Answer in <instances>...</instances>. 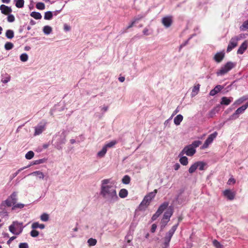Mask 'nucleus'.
<instances>
[{"instance_id":"53","label":"nucleus","mask_w":248,"mask_h":248,"mask_svg":"<svg viewBox=\"0 0 248 248\" xmlns=\"http://www.w3.org/2000/svg\"><path fill=\"white\" fill-rule=\"evenodd\" d=\"M161 214L157 210L155 214L152 217V221L156 220Z\"/></svg>"},{"instance_id":"42","label":"nucleus","mask_w":248,"mask_h":248,"mask_svg":"<svg viewBox=\"0 0 248 248\" xmlns=\"http://www.w3.org/2000/svg\"><path fill=\"white\" fill-rule=\"evenodd\" d=\"M213 245L216 248H223V246L217 240L214 239L213 241Z\"/></svg>"},{"instance_id":"48","label":"nucleus","mask_w":248,"mask_h":248,"mask_svg":"<svg viewBox=\"0 0 248 248\" xmlns=\"http://www.w3.org/2000/svg\"><path fill=\"white\" fill-rule=\"evenodd\" d=\"M36 7L37 9L39 10H44L45 8V4L43 2H39L36 3Z\"/></svg>"},{"instance_id":"58","label":"nucleus","mask_w":248,"mask_h":248,"mask_svg":"<svg viewBox=\"0 0 248 248\" xmlns=\"http://www.w3.org/2000/svg\"><path fill=\"white\" fill-rule=\"evenodd\" d=\"M17 224L16 225V231L18 232L19 231V227L21 226V227H23V223L22 222H18L17 221Z\"/></svg>"},{"instance_id":"2","label":"nucleus","mask_w":248,"mask_h":248,"mask_svg":"<svg viewBox=\"0 0 248 248\" xmlns=\"http://www.w3.org/2000/svg\"><path fill=\"white\" fill-rule=\"evenodd\" d=\"M182 219L183 218L182 217H179L178 218V222L176 224L173 225L172 227V228L169 230V231L167 233H166L164 239V242L163 244V246L162 247V248H169L170 245V241L171 237L173 236L175 231L176 230L179 225V222L182 221Z\"/></svg>"},{"instance_id":"39","label":"nucleus","mask_w":248,"mask_h":248,"mask_svg":"<svg viewBox=\"0 0 248 248\" xmlns=\"http://www.w3.org/2000/svg\"><path fill=\"white\" fill-rule=\"evenodd\" d=\"M197 169V165L195 162L193 165H192L188 170V172L190 173H193Z\"/></svg>"},{"instance_id":"24","label":"nucleus","mask_w":248,"mask_h":248,"mask_svg":"<svg viewBox=\"0 0 248 248\" xmlns=\"http://www.w3.org/2000/svg\"><path fill=\"white\" fill-rule=\"evenodd\" d=\"M169 206L168 202H164L162 204H161L159 208L157 209V211H159L161 214L163 213V212L167 209V208Z\"/></svg>"},{"instance_id":"20","label":"nucleus","mask_w":248,"mask_h":248,"mask_svg":"<svg viewBox=\"0 0 248 248\" xmlns=\"http://www.w3.org/2000/svg\"><path fill=\"white\" fill-rule=\"evenodd\" d=\"M233 100L232 97H227L225 96L222 97L221 99L220 104L224 105H229Z\"/></svg>"},{"instance_id":"10","label":"nucleus","mask_w":248,"mask_h":248,"mask_svg":"<svg viewBox=\"0 0 248 248\" xmlns=\"http://www.w3.org/2000/svg\"><path fill=\"white\" fill-rule=\"evenodd\" d=\"M196 153L195 149H194L192 145H189L186 146L181 153L179 154V156H181L182 155L184 154H186L188 156H191Z\"/></svg>"},{"instance_id":"4","label":"nucleus","mask_w":248,"mask_h":248,"mask_svg":"<svg viewBox=\"0 0 248 248\" xmlns=\"http://www.w3.org/2000/svg\"><path fill=\"white\" fill-rule=\"evenodd\" d=\"M157 191L156 189H155L154 191L150 192L144 197L139 207L140 210H144L149 205L151 201L155 198Z\"/></svg>"},{"instance_id":"46","label":"nucleus","mask_w":248,"mask_h":248,"mask_svg":"<svg viewBox=\"0 0 248 248\" xmlns=\"http://www.w3.org/2000/svg\"><path fill=\"white\" fill-rule=\"evenodd\" d=\"M97 240L95 239L90 238L88 240V243L90 246H94L96 244Z\"/></svg>"},{"instance_id":"11","label":"nucleus","mask_w":248,"mask_h":248,"mask_svg":"<svg viewBox=\"0 0 248 248\" xmlns=\"http://www.w3.org/2000/svg\"><path fill=\"white\" fill-rule=\"evenodd\" d=\"M17 224V221H13L12 224L9 227V231L13 234L18 235L20 234L23 231L24 227H20L19 228V231H16V226Z\"/></svg>"},{"instance_id":"23","label":"nucleus","mask_w":248,"mask_h":248,"mask_svg":"<svg viewBox=\"0 0 248 248\" xmlns=\"http://www.w3.org/2000/svg\"><path fill=\"white\" fill-rule=\"evenodd\" d=\"M183 120V116L181 114H178L174 118V123L175 125H179Z\"/></svg>"},{"instance_id":"36","label":"nucleus","mask_w":248,"mask_h":248,"mask_svg":"<svg viewBox=\"0 0 248 248\" xmlns=\"http://www.w3.org/2000/svg\"><path fill=\"white\" fill-rule=\"evenodd\" d=\"M180 163L184 166L188 164V159L186 156H181L179 159Z\"/></svg>"},{"instance_id":"59","label":"nucleus","mask_w":248,"mask_h":248,"mask_svg":"<svg viewBox=\"0 0 248 248\" xmlns=\"http://www.w3.org/2000/svg\"><path fill=\"white\" fill-rule=\"evenodd\" d=\"M64 30L66 31H69L71 29V27L66 24H64Z\"/></svg>"},{"instance_id":"7","label":"nucleus","mask_w":248,"mask_h":248,"mask_svg":"<svg viewBox=\"0 0 248 248\" xmlns=\"http://www.w3.org/2000/svg\"><path fill=\"white\" fill-rule=\"evenodd\" d=\"M17 193L16 192H13L7 199L3 201L4 203L6 204L7 207H11L14 204L16 203L17 201Z\"/></svg>"},{"instance_id":"12","label":"nucleus","mask_w":248,"mask_h":248,"mask_svg":"<svg viewBox=\"0 0 248 248\" xmlns=\"http://www.w3.org/2000/svg\"><path fill=\"white\" fill-rule=\"evenodd\" d=\"M217 132L215 131L213 133L210 134L207 139L204 141V143L202 146L203 148H206L208 147L209 145L211 144L214 140L217 137Z\"/></svg>"},{"instance_id":"57","label":"nucleus","mask_w":248,"mask_h":248,"mask_svg":"<svg viewBox=\"0 0 248 248\" xmlns=\"http://www.w3.org/2000/svg\"><path fill=\"white\" fill-rule=\"evenodd\" d=\"M156 228H157V225L155 224H153L152 225V227L151 229V232L153 233L155 231Z\"/></svg>"},{"instance_id":"13","label":"nucleus","mask_w":248,"mask_h":248,"mask_svg":"<svg viewBox=\"0 0 248 248\" xmlns=\"http://www.w3.org/2000/svg\"><path fill=\"white\" fill-rule=\"evenodd\" d=\"M46 123L41 122L36 126L35 127V132L34 135L35 136L41 134L45 129Z\"/></svg>"},{"instance_id":"18","label":"nucleus","mask_w":248,"mask_h":248,"mask_svg":"<svg viewBox=\"0 0 248 248\" xmlns=\"http://www.w3.org/2000/svg\"><path fill=\"white\" fill-rule=\"evenodd\" d=\"M248 47V42L244 41L239 46L237 50V53L239 54H243Z\"/></svg>"},{"instance_id":"38","label":"nucleus","mask_w":248,"mask_h":248,"mask_svg":"<svg viewBox=\"0 0 248 248\" xmlns=\"http://www.w3.org/2000/svg\"><path fill=\"white\" fill-rule=\"evenodd\" d=\"M24 4V0H16V7L21 8L23 7Z\"/></svg>"},{"instance_id":"15","label":"nucleus","mask_w":248,"mask_h":248,"mask_svg":"<svg viewBox=\"0 0 248 248\" xmlns=\"http://www.w3.org/2000/svg\"><path fill=\"white\" fill-rule=\"evenodd\" d=\"M223 195L229 200H232L234 198L235 194L230 189H226L223 191Z\"/></svg>"},{"instance_id":"22","label":"nucleus","mask_w":248,"mask_h":248,"mask_svg":"<svg viewBox=\"0 0 248 248\" xmlns=\"http://www.w3.org/2000/svg\"><path fill=\"white\" fill-rule=\"evenodd\" d=\"M248 99V95L243 96L237 100H236L234 103L233 104V105H239L243 103L244 101Z\"/></svg>"},{"instance_id":"62","label":"nucleus","mask_w":248,"mask_h":248,"mask_svg":"<svg viewBox=\"0 0 248 248\" xmlns=\"http://www.w3.org/2000/svg\"><path fill=\"white\" fill-rule=\"evenodd\" d=\"M143 33L144 35H149L150 34V33H149V30L147 28H145L143 30Z\"/></svg>"},{"instance_id":"44","label":"nucleus","mask_w":248,"mask_h":248,"mask_svg":"<svg viewBox=\"0 0 248 248\" xmlns=\"http://www.w3.org/2000/svg\"><path fill=\"white\" fill-rule=\"evenodd\" d=\"M117 143V141L116 140H112L108 143L105 144L104 146L106 147V148L107 149L108 148H111L114 146Z\"/></svg>"},{"instance_id":"37","label":"nucleus","mask_w":248,"mask_h":248,"mask_svg":"<svg viewBox=\"0 0 248 248\" xmlns=\"http://www.w3.org/2000/svg\"><path fill=\"white\" fill-rule=\"evenodd\" d=\"M197 165V169H199L201 170H202L204 169L205 163L203 162L198 161L196 162Z\"/></svg>"},{"instance_id":"51","label":"nucleus","mask_w":248,"mask_h":248,"mask_svg":"<svg viewBox=\"0 0 248 248\" xmlns=\"http://www.w3.org/2000/svg\"><path fill=\"white\" fill-rule=\"evenodd\" d=\"M39 234V233L38 231L35 230L34 229H33L30 232V234L32 237H37Z\"/></svg>"},{"instance_id":"29","label":"nucleus","mask_w":248,"mask_h":248,"mask_svg":"<svg viewBox=\"0 0 248 248\" xmlns=\"http://www.w3.org/2000/svg\"><path fill=\"white\" fill-rule=\"evenodd\" d=\"M43 32L46 35L49 34L52 32V28L48 25L45 26L43 28Z\"/></svg>"},{"instance_id":"17","label":"nucleus","mask_w":248,"mask_h":248,"mask_svg":"<svg viewBox=\"0 0 248 248\" xmlns=\"http://www.w3.org/2000/svg\"><path fill=\"white\" fill-rule=\"evenodd\" d=\"M6 204L2 202L0 205V214L3 217L8 216V213L6 208Z\"/></svg>"},{"instance_id":"9","label":"nucleus","mask_w":248,"mask_h":248,"mask_svg":"<svg viewBox=\"0 0 248 248\" xmlns=\"http://www.w3.org/2000/svg\"><path fill=\"white\" fill-rule=\"evenodd\" d=\"M173 212V209L172 206H169L163 215V217L162 219V222L164 223L165 225H166L169 221L170 218L172 215Z\"/></svg>"},{"instance_id":"31","label":"nucleus","mask_w":248,"mask_h":248,"mask_svg":"<svg viewBox=\"0 0 248 248\" xmlns=\"http://www.w3.org/2000/svg\"><path fill=\"white\" fill-rule=\"evenodd\" d=\"M5 35L8 39H12L14 36V32L13 30H8L6 31Z\"/></svg>"},{"instance_id":"25","label":"nucleus","mask_w":248,"mask_h":248,"mask_svg":"<svg viewBox=\"0 0 248 248\" xmlns=\"http://www.w3.org/2000/svg\"><path fill=\"white\" fill-rule=\"evenodd\" d=\"M45 227V226L43 224H39L38 222H34L31 225V228L32 229H36L37 228H40L43 229Z\"/></svg>"},{"instance_id":"5","label":"nucleus","mask_w":248,"mask_h":248,"mask_svg":"<svg viewBox=\"0 0 248 248\" xmlns=\"http://www.w3.org/2000/svg\"><path fill=\"white\" fill-rule=\"evenodd\" d=\"M235 64L231 62H227L216 73L217 76H222L227 74L229 71L234 67Z\"/></svg>"},{"instance_id":"50","label":"nucleus","mask_w":248,"mask_h":248,"mask_svg":"<svg viewBox=\"0 0 248 248\" xmlns=\"http://www.w3.org/2000/svg\"><path fill=\"white\" fill-rule=\"evenodd\" d=\"M46 159L45 158L40 159L33 161V165H38L45 162Z\"/></svg>"},{"instance_id":"19","label":"nucleus","mask_w":248,"mask_h":248,"mask_svg":"<svg viewBox=\"0 0 248 248\" xmlns=\"http://www.w3.org/2000/svg\"><path fill=\"white\" fill-rule=\"evenodd\" d=\"M0 10H1V12L4 15H7L8 13L12 12V9L11 7L4 4L0 5Z\"/></svg>"},{"instance_id":"1","label":"nucleus","mask_w":248,"mask_h":248,"mask_svg":"<svg viewBox=\"0 0 248 248\" xmlns=\"http://www.w3.org/2000/svg\"><path fill=\"white\" fill-rule=\"evenodd\" d=\"M109 179H104L101 181L100 195L108 203H114L118 200L115 187L108 185Z\"/></svg>"},{"instance_id":"47","label":"nucleus","mask_w":248,"mask_h":248,"mask_svg":"<svg viewBox=\"0 0 248 248\" xmlns=\"http://www.w3.org/2000/svg\"><path fill=\"white\" fill-rule=\"evenodd\" d=\"M41 220L43 221H47L49 219V216L46 213H43L40 216Z\"/></svg>"},{"instance_id":"3","label":"nucleus","mask_w":248,"mask_h":248,"mask_svg":"<svg viewBox=\"0 0 248 248\" xmlns=\"http://www.w3.org/2000/svg\"><path fill=\"white\" fill-rule=\"evenodd\" d=\"M66 134L63 131L61 134H56L53 138L52 142H54V146L58 150L62 149V145L66 142Z\"/></svg>"},{"instance_id":"16","label":"nucleus","mask_w":248,"mask_h":248,"mask_svg":"<svg viewBox=\"0 0 248 248\" xmlns=\"http://www.w3.org/2000/svg\"><path fill=\"white\" fill-rule=\"evenodd\" d=\"M225 53L223 51L219 52L215 54L214 57V59L216 62L219 63L223 59Z\"/></svg>"},{"instance_id":"14","label":"nucleus","mask_w":248,"mask_h":248,"mask_svg":"<svg viewBox=\"0 0 248 248\" xmlns=\"http://www.w3.org/2000/svg\"><path fill=\"white\" fill-rule=\"evenodd\" d=\"M172 23V17L171 16H166L162 18V23L167 28H169Z\"/></svg>"},{"instance_id":"27","label":"nucleus","mask_w":248,"mask_h":248,"mask_svg":"<svg viewBox=\"0 0 248 248\" xmlns=\"http://www.w3.org/2000/svg\"><path fill=\"white\" fill-rule=\"evenodd\" d=\"M128 191L126 189H121L119 193V195L121 198H124L127 196Z\"/></svg>"},{"instance_id":"61","label":"nucleus","mask_w":248,"mask_h":248,"mask_svg":"<svg viewBox=\"0 0 248 248\" xmlns=\"http://www.w3.org/2000/svg\"><path fill=\"white\" fill-rule=\"evenodd\" d=\"M191 37L189 38L187 40H186V41H185L184 43H183L182 44H181L180 46V49L182 48L183 47L185 46H186L187 44H188V42L189 41V40L190 39Z\"/></svg>"},{"instance_id":"33","label":"nucleus","mask_w":248,"mask_h":248,"mask_svg":"<svg viewBox=\"0 0 248 248\" xmlns=\"http://www.w3.org/2000/svg\"><path fill=\"white\" fill-rule=\"evenodd\" d=\"M31 175L33 176H38L40 179H44V175L43 173L40 171H35L31 174Z\"/></svg>"},{"instance_id":"30","label":"nucleus","mask_w":248,"mask_h":248,"mask_svg":"<svg viewBox=\"0 0 248 248\" xmlns=\"http://www.w3.org/2000/svg\"><path fill=\"white\" fill-rule=\"evenodd\" d=\"M130 180H131L130 177L128 175H125L122 178V182L124 184L127 185L130 183Z\"/></svg>"},{"instance_id":"64","label":"nucleus","mask_w":248,"mask_h":248,"mask_svg":"<svg viewBox=\"0 0 248 248\" xmlns=\"http://www.w3.org/2000/svg\"><path fill=\"white\" fill-rule=\"evenodd\" d=\"M10 78L9 77H7L5 79H3V80H2V82L4 83H7L8 81H10Z\"/></svg>"},{"instance_id":"49","label":"nucleus","mask_w":248,"mask_h":248,"mask_svg":"<svg viewBox=\"0 0 248 248\" xmlns=\"http://www.w3.org/2000/svg\"><path fill=\"white\" fill-rule=\"evenodd\" d=\"M201 144V141L200 140H195L190 145H192V147L195 149L196 147H198Z\"/></svg>"},{"instance_id":"8","label":"nucleus","mask_w":248,"mask_h":248,"mask_svg":"<svg viewBox=\"0 0 248 248\" xmlns=\"http://www.w3.org/2000/svg\"><path fill=\"white\" fill-rule=\"evenodd\" d=\"M241 38V36H234L231 39L227 48V52H230L233 48L237 46L238 41L240 40Z\"/></svg>"},{"instance_id":"55","label":"nucleus","mask_w":248,"mask_h":248,"mask_svg":"<svg viewBox=\"0 0 248 248\" xmlns=\"http://www.w3.org/2000/svg\"><path fill=\"white\" fill-rule=\"evenodd\" d=\"M171 119H172V117H170L168 120H167L165 121V122L164 123L165 126H166V127L168 126V127H170V122Z\"/></svg>"},{"instance_id":"45","label":"nucleus","mask_w":248,"mask_h":248,"mask_svg":"<svg viewBox=\"0 0 248 248\" xmlns=\"http://www.w3.org/2000/svg\"><path fill=\"white\" fill-rule=\"evenodd\" d=\"M34 154L33 151H30L27 152L25 155V157L27 159H31L34 156Z\"/></svg>"},{"instance_id":"6","label":"nucleus","mask_w":248,"mask_h":248,"mask_svg":"<svg viewBox=\"0 0 248 248\" xmlns=\"http://www.w3.org/2000/svg\"><path fill=\"white\" fill-rule=\"evenodd\" d=\"M248 108V102H247L245 105L238 108L234 113L231 115L229 118V120H234L237 119L239 117V115L244 112L245 110Z\"/></svg>"},{"instance_id":"21","label":"nucleus","mask_w":248,"mask_h":248,"mask_svg":"<svg viewBox=\"0 0 248 248\" xmlns=\"http://www.w3.org/2000/svg\"><path fill=\"white\" fill-rule=\"evenodd\" d=\"M223 87L221 85H217L214 89H212L209 93V94L211 96L215 95L218 92H219L222 89Z\"/></svg>"},{"instance_id":"60","label":"nucleus","mask_w":248,"mask_h":248,"mask_svg":"<svg viewBox=\"0 0 248 248\" xmlns=\"http://www.w3.org/2000/svg\"><path fill=\"white\" fill-rule=\"evenodd\" d=\"M136 23L135 21H134L133 20L132 21V22L129 24V25L127 27L126 30L132 28L134 24Z\"/></svg>"},{"instance_id":"43","label":"nucleus","mask_w":248,"mask_h":248,"mask_svg":"<svg viewBox=\"0 0 248 248\" xmlns=\"http://www.w3.org/2000/svg\"><path fill=\"white\" fill-rule=\"evenodd\" d=\"M14 47V45L11 42H6L4 45V48L7 50L12 49Z\"/></svg>"},{"instance_id":"56","label":"nucleus","mask_w":248,"mask_h":248,"mask_svg":"<svg viewBox=\"0 0 248 248\" xmlns=\"http://www.w3.org/2000/svg\"><path fill=\"white\" fill-rule=\"evenodd\" d=\"M19 248H29V246L27 243H21L19 244Z\"/></svg>"},{"instance_id":"54","label":"nucleus","mask_w":248,"mask_h":248,"mask_svg":"<svg viewBox=\"0 0 248 248\" xmlns=\"http://www.w3.org/2000/svg\"><path fill=\"white\" fill-rule=\"evenodd\" d=\"M15 20V16L13 15H9L7 16V21L9 22H13Z\"/></svg>"},{"instance_id":"41","label":"nucleus","mask_w":248,"mask_h":248,"mask_svg":"<svg viewBox=\"0 0 248 248\" xmlns=\"http://www.w3.org/2000/svg\"><path fill=\"white\" fill-rule=\"evenodd\" d=\"M28 58H29L28 55L26 53H22L20 56V59L23 62H27L28 60Z\"/></svg>"},{"instance_id":"34","label":"nucleus","mask_w":248,"mask_h":248,"mask_svg":"<svg viewBox=\"0 0 248 248\" xmlns=\"http://www.w3.org/2000/svg\"><path fill=\"white\" fill-rule=\"evenodd\" d=\"M25 206V205L21 203H15L12 207V210H16V209H22Z\"/></svg>"},{"instance_id":"40","label":"nucleus","mask_w":248,"mask_h":248,"mask_svg":"<svg viewBox=\"0 0 248 248\" xmlns=\"http://www.w3.org/2000/svg\"><path fill=\"white\" fill-rule=\"evenodd\" d=\"M199 89H200V85H199V84L197 86H195L193 87V88L192 89V96H195L198 94V93L199 91Z\"/></svg>"},{"instance_id":"28","label":"nucleus","mask_w":248,"mask_h":248,"mask_svg":"<svg viewBox=\"0 0 248 248\" xmlns=\"http://www.w3.org/2000/svg\"><path fill=\"white\" fill-rule=\"evenodd\" d=\"M241 31H248V19L244 21L243 24L240 27Z\"/></svg>"},{"instance_id":"26","label":"nucleus","mask_w":248,"mask_h":248,"mask_svg":"<svg viewBox=\"0 0 248 248\" xmlns=\"http://www.w3.org/2000/svg\"><path fill=\"white\" fill-rule=\"evenodd\" d=\"M107 152V149L106 148V147L103 146L101 151L98 152L97 154V157L99 158H102L105 156L106 153Z\"/></svg>"},{"instance_id":"52","label":"nucleus","mask_w":248,"mask_h":248,"mask_svg":"<svg viewBox=\"0 0 248 248\" xmlns=\"http://www.w3.org/2000/svg\"><path fill=\"white\" fill-rule=\"evenodd\" d=\"M144 16L145 15H139L135 17L133 20L135 21V22L137 23L138 21L143 18Z\"/></svg>"},{"instance_id":"32","label":"nucleus","mask_w":248,"mask_h":248,"mask_svg":"<svg viewBox=\"0 0 248 248\" xmlns=\"http://www.w3.org/2000/svg\"><path fill=\"white\" fill-rule=\"evenodd\" d=\"M31 16L33 17L35 19H40L42 18V15L39 12H32L31 14Z\"/></svg>"},{"instance_id":"63","label":"nucleus","mask_w":248,"mask_h":248,"mask_svg":"<svg viewBox=\"0 0 248 248\" xmlns=\"http://www.w3.org/2000/svg\"><path fill=\"white\" fill-rule=\"evenodd\" d=\"M174 169L176 170H178L180 168V165L179 163H176L174 165Z\"/></svg>"},{"instance_id":"35","label":"nucleus","mask_w":248,"mask_h":248,"mask_svg":"<svg viewBox=\"0 0 248 248\" xmlns=\"http://www.w3.org/2000/svg\"><path fill=\"white\" fill-rule=\"evenodd\" d=\"M53 17L52 12L51 11H47L45 12L44 15V19L46 20H50Z\"/></svg>"}]
</instances>
